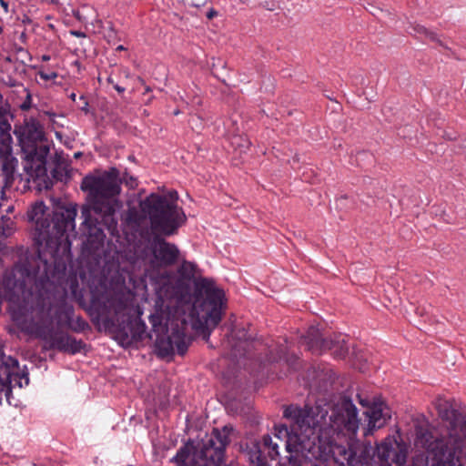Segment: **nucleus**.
Wrapping results in <instances>:
<instances>
[{
	"label": "nucleus",
	"mask_w": 466,
	"mask_h": 466,
	"mask_svg": "<svg viewBox=\"0 0 466 466\" xmlns=\"http://www.w3.org/2000/svg\"><path fill=\"white\" fill-rule=\"evenodd\" d=\"M197 269V264L187 260L178 267V278L167 270L157 274L146 270L137 276L130 268H119L109 288L105 287L101 293L91 289L89 313L93 321L101 323L122 347L129 348L146 337L147 326L141 319L143 311L137 294L146 289L147 278L154 285L157 307L170 309L188 301V282L195 279Z\"/></svg>",
	"instance_id": "1"
},
{
	"label": "nucleus",
	"mask_w": 466,
	"mask_h": 466,
	"mask_svg": "<svg viewBox=\"0 0 466 466\" xmlns=\"http://www.w3.org/2000/svg\"><path fill=\"white\" fill-rule=\"evenodd\" d=\"M64 276H56L55 280L46 282L43 287L31 280L26 265H18L0 283V296L9 302V313L17 326L45 340L46 349L62 352L70 335L46 330L45 324L51 319L50 287L59 283Z\"/></svg>",
	"instance_id": "2"
},
{
	"label": "nucleus",
	"mask_w": 466,
	"mask_h": 466,
	"mask_svg": "<svg viewBox=\"0 0 466 466\" xmlns=\"http://www.w3.org/2000/svg\"><path fill=\"white\" fill-rule=\"evenodd\" d=\"M46 211L47 208L45 203L37 201L28 210L27 218L35 225L34 233L35 243L39 246L46 245L52 257V262L49 263L47 259L42 258L39 252L38 257L33 261L26 260L15 264L11 270L5 271L2 279L7 273L13 272L18 265H26L32 276L31 280L43 287L46 282L55 280L56 276L66 274L67 262L72 258V244L67 232L75 230L77 206L70 203L58 208L54 212L52 229Z\"/></svg>",
	"instance_id": "3"
},
{
	"label": "nucleus",
	"mask_w": 466,
	"mask_h": 466,
	"mask_svg": "<svg viewBox=\"0 0 466 466\" xmlns=\"http://www.w3.org/2000/svg\"><path fill=\"white\" fill-rule=\"evenodd\" d=\"M81 189L87 194L86 203L81 208L83 233L103 242V227L108 230L116 228V212L123 206L119 199L121 179L118 169L111 167L99 176H86Z\"/></svg>",
	"instance_id": "4"
},
{
	"label": "nucleus",
	"mask_w": 466,
	"mask_h": 466,
	"mask_svg": "<svg viewBox=\"0 0 466 466\" xmlns=\"http://www.w3.org/2000/svg\"><path fill=\"white\" fill-rule=\"evenodd\" d=\"M139 208L144 217L148 218L152 232L157 235L152 246L157 265L167 267L175 264L178 258L179 249L160 236L170 237L177 234L186 221L182 208L177 205L176 200L157 193H151L142 199Z\"/></svg>",
	"instance_id": "5"
},
{
	"label": "nucleus",
	"mask_w": 466,
	"mask_h": 466,
	"mask_svg": "<svg viewBox=\"0 0 466 466\" xmlns=\"http://www.w3.org/2000/svg\"><path fill=\"white\" fill-rule=\"evenodd\" d=\"M180 308L166 309L157 307L156 313L149 317L152 332L156 335L155 351L160 358L171 357L177 352L184 355L190 343L187 335V321L179 319Z\"/></svg>",
	"instance_id": "6"
},
{
	"label": "nucleus",
	"mask_w": 466,
	"mask_h": 466,
	"mask_svg": "<svg viewBox=\"0 0 466 466\" xmlns=\"http://www.w3.org/2000/svg\"><path fill=\"white\" fill-rule=\"evenodd\" d=\"M24 154V169L28 179H39L47 175L49 146L44 142L45 133L40 123L31 118L15 131Z\"/></svg>",
	"instance_id": "7"
},
{
	"label": "nucleus",
	"mask_w": 466,
	"mask_h": 466,
	"mask_svg": "<svg viewBox=\"0 0 466 466\" xmlns=\"http://www.w3.org/2000/svg\"><path fill=\"white\" fill-rule=\"evenodd\" d=\"M200 287L205 291V299L200 305L201 312L193 308L190 313L191 327L202 334L208 341L212 330L219 324L227 299L223 289L216 288L214 282L208 279L200 280Z\"/></svg>",
	"instance_id": "8"
},
{
	"label": "nucleus",
	"mask_w": 466,
	"mask_h": 466,
	"mask_svg": "<svg viewBox=\"0 0 466 466\" xmlns=\"http://www.w3.org/2000/svg\"><path fill=\"white\" fill-rule=\"evenodd\" d=\"M434 405L439 416L448 421L449 426L447 437L433 438L443 440L453 450H466V414L461 416L448 400L441 397L434 400Z\"/></svg>",
	"instance_id": "9"
},
{
	"label": "nucleus",
	"mask_w": 466,
	"mask_h": 466,
	"mask_svg": "<svg viewBox=\"0 0 466 466\" xmlns=\"http://www.w3.org/2000/svg\"><path fill=\"white\" fill-rule=\"evenodd\" d=\"M29 383L28 372L21 370L18 360L11 356H6L0 348V404L3 398L10 403L12 389H22Z\"/></svg>",
	"instance_id": "10"
},
{
	"label": "nucleus",
	"mask_w": 466,
	"mask_h": 466,
	"mask_svg": "<svg viewBox=\"0 0 466 466\" xmlns=\"http://www.w3.org/2000/svg\"><path fill=\"white\" fill-rule=\"evenodd\" d=\"M417 442L426 450V461H431V466H456V454L464 450H453L441 439H434L431 432H417Z\"/></svg>",
	"instance_id": "11"
},
{
	"label": "nucleus",
	"mask_w": 466,
	"mask_h": 466,
	"mask_svg": "<svg viewBox=\"0 0 466 466\" xmlns=\"http://www.w3.org/2000/svg\"><path fill=\"white\" fill-rule=\"evenodd\" d=\"M305 340L309 349L316 353L330 350L336 358L341 359L349 352L345 336L339 335L330 339H323L319 329L314 326L309 328Z\"/></svg>",
	"instance_id": "12"
},
{
	"label": "nucleus",
	"mask_w": 466,
	"mask_h": 466,
	"mask_svg": "<svg viewBox=\"0 0 466 466\" xmlns=\"http://www.w3.org/2000/svg\"><path fill=\"white\" fill-rule=\"evenodd\" d=\"M56 315L59 320H65L66 326L75 332L80 333L89 329V324L82 317L74 318V307L67 302L66 293L60 300Z\"/></svg>",
	"instance_id": "13"
},
{
	"label": "nucleus",
	"mask_w": 466,
	"mask_h": 466,
	"mask_svg": "<svg viewBox=\"0 0 466 466\" xmlns=\"http://www.w3.org/2000/svg\"><path fill=\"white\" fill-rule=\"evenodd\" d=\"M366 414L369 421L364 432L365 435L371 434L375 429H380L386 423L387 419L380 406H373Z\"/></svg>",
	"instance_id": "14"
},
{
	"label": "nucleus",
	"mask_w": 466,
	"mask_h": 466,
	"mask_svg": "<svg viewBox=\"0 0 466 466\" xmlns=\"http://www.w3.org/2000/svg\"><path fill=\"white\" fill-rule=\"evenodd\" d=\"M408 30L410 34H412L416 36H425L426 38H429L433 41L437 40V35L428 30L425 26L421 25H411Z\"/></svg>",
	"instance_id": "15"
},
{
	"label": "nucleus",
	"mask_w": 466,
	"mask_h": 466,
	"mask_svg": "<svg viewBox=\"0 0 466 466\" xmlns=\"http://www.w3.org/2000/svg\"><path fill=\"white\" fill-rule=\"evenodd\" d=\"M86 344L81 339H76V338L69 336L68 341L66 344V350L64 352L70 354H76L81 352V350L85 348Z\"/></svg>",
	"instance_id": "16"
},
{
	"label": "nucleus",
	"mask_w": 466,
	"mask_h": 466,
	"mask_svg": "<svg viewBox=\"0 0 466 466\" xmlns=\"http://www.w3.org/2000/svg\"><path fill=\"white\" fill-rule=\"evenodd\" d=\"M12 143L11 135L0 134V156L9 155L12 152Z\"/></svg>",
	"instance_id": "17"
},
{
	"label": "nucleus",
	"mask_w": 466,
	"mask_h": 466,
	"mask_svg": "<svg viewBox=\"0 0 466 466\" xmlns=\"http://www.w3.org/2000/svg\"><path fill=\"white\" fill-rule=\"evenodd\" d=\"M1 157H5L3 163V169L8 174L13 175L15 169L18 164V161L15 157H14L11 153L9 155L0 156Z\"/></svg>",
	"instance_id": "18"
},
{
	"label": "nucleus",
	"mask_w": 466,
	"mask_h": 466,
	"mask_svg": "<svg viewBox=\"0 0 466 466\" xmlns=\"http://www.w3.org/2000/svg\"><path fill=\"white\" fill-rule=\"evenodd\" d=\"M286 352V347L284 345H281L278 349L273 348V346H270L269 350V355L267 357L268 362H275L279 360H281L282 357L285 355Z\"/></svg>",
	"instance_id": "19"
},
{
	"label": "nucleus",
	"mask_w": 466,
	"mask_h": 466,
	"mask_svg": "<svg viewBox=\"0 0 466 466\" xmlns=\"http://www.w3.org/2000/svg\"><path fill=\"white\" fill-rule=\"evenodd\" d=\"M231 145L239 149L240 153L245 152L249 148L250 142L240 136H235L231 139Z\"/></svg>",
	"instance_id": "20"
},
{
	"label": "nucleus",
	"mask_w": 466,
	"mask_h": 466,
	"mask_svg": "<svg viewBox=\"0 0 466 466\" xmlns=\"http://www.w3.org/2000/svg\"><path fill=\"white\" fill-rule=\"evenodd\" d=\"M11 124L8 119L7 113L5 111L0 114V134L11 135Z\"/></svg>",
	"instance_id": "21"
},
{
	"label": "nucleus",
	"mask_w": 466,
	"mask_h": 466,
	"mask_svg": "<svg viewBox=\"0 0 466 466\" xmlns=\"http://www.w3.org/2000/svg\"><path fill=\"white\" fill-rule=\"evenodd\" d=\"M105 38L109 44H115L116 41H120L117 31L112 24H110L106 29Z\"/></svg>",
	"instance_id": "22"
},
{
	"label": "nucleus",
	"mask_w": 466,
	"mask_h": 466,
	"mask_svg": "<svg viewBox=\"0 0 466 466\" xmlns=\"http://www.w3.org/2000/svg\"><path fill=\"white\" fill-rule=\"evenodd\" d=\"M37 75L45 81L55 80L58 76V74L56 71L45 70L43 67L40 68Z\"/></svg>",
	"instance_id": "23"
},
{
	"label": "nucleus",
	"mask_w": 466,
	"mask_h": 466,
	"mask_svg": "<svg viewBox=\"0 0 466 466\" xmlns=\"http://www.w3.org/2000/svg\"><path fill=\"white\" fill-rule=\"evenodd\" d=\"M6 227L3 228L2 235H4L5 238L12 235L14 232V222L11 219H7L6 221Z\"/></svg>",
	"instance_id": "24"
},
{
	"label": "nucleus",
	"mask_w": 466,
	"mask_h": 466,
	"mask_svg": "<svg viewBox=\"0 0 466 466\" xmlns=\"http://www.w3.org/2000/svg\"><path fill=\"white\" fill-rule=\"evenodd\" d=\"M127 219L128 221L135 222V223L139 222L137 211L135 208H128Z\"/></svg>",
	"instance_id": "25"
},
{
	"label": "nucleus",
	"mask_w": 466,
	"mask_h": 466,
	"mask_svg": "<svg viewBox=\"0 0 466 466\" xmlns=\"http://www.w3.org/2000/svg\"><path fill=\"white\" fill-rule=\"evenodd\" d=\"M279 452L278 443H272L268 447V456L270 457L271 460H275L279 456Z\"/></svg>",
	"instance_id": "26"
},
{
	"label": "nucleus",
	"mask_w": 466,
	"mask_h": 466,
	"mask_svg": "<svg viewBox=\"0 0 466 466\" xmlns=\"http://www.w3.org/2000/svg\"><path fill=\"white\" fill-rule=\"evenodd\" d=\"M186 2L194 7H201L206 5L208 0H186Z\"/></svg>",
	"instance_id": "27"
},
{
	"label": "nucleus",
	"mask_w": 466,
	"mask_h": 466,
	"mask_svg": "<svg viewBox=\"0 0 466 466\" xmlns=\"http://www.w3.org/2000/svg\"><path fill=\"white\" fill-rule=\"evenodd\" d=\"M281 466H300V464L296 458L289 456L288 462L281 463Z\"/></svg>",
	"instance_id": "28"
},
{
	"label": "nucleus",
	"mask_w": 466,
	"mask_h": 466,
	"mask_svg": "<svg viewBox=\"0 0 466 466\" xmlns=\"http://www.w3.org/2000/svg\"><path fill=\"white\" fill-rule=\"evenodd\" d=\"M79 99L83 101V105L80 106V109L86 113L88 112L89 104L85 96H80Z\"/></svg>",
	"instance_id": "29"
},
{
	"label": "nucleus",
	"mask_w": 466,
	"mask_h": 466,
	"mask_svg": "<svg viewBox=\"0 0 466 466\" xmlns=\"http://www.w3.org/2000/svg\"><path fill=\"white\" fill-rule=\"evenodd\" d=\"M124 179L127 186H128L130 188L137 187V179L134 177H129L128 178L125 177Z\"/></svg>",
	"instance_id": "30"
},
{
	"label": "nucleus",
	"mask_w": 466,
	"mask_h": 466,
	"mask_svg": "<svg viewBox=\"0 0 466 466\" xmlns=\"http://www.w3.org/2000/svg\"><path fill=\"white\" fill-rule=\"evenodd\" d=\"M262 441H263V445L268 448L273 443L272 438L268 434L263 436Z\"/></svg>",
	"instance_id": "31"
},
{
	"label": "nucleus",
	"mask_w": 466,
	"mask_h": 466,
	"mask_svg": "<svg viewBox=\"0 0 466 466\" xmlns=\"http://www.w3.org/2000/svg\"><path fill=\"white\" fill-rule=\"evenodd\" d=\"M70 34L72 35L79 37V38H84L86 36V33L83 31L72 30V31H70Z\"/></svg>",
	"instance_id": "32"
},
{
	"label": "nucleus",
	"mask_w": 466,
	"mask_h": 466,
	"mask_svg": "<svg viewBox=\"0 0 466 466\" xmlns=\"http://www.w3.org/2000/svg\"><path fill=\"white\" fill-rule=\"evenodd\" d=\"M0 5L3 7V9H4L5 14H8L9 13V5H8V3L6 1H5V0H0Z\"/></svg>",
	"instance_id": "33"
},
{
	"label": "nucleus",
	"mask_w": 466,
	"mask_h": 466,
	"mask_svg": "<svg viewBox=\"0 0 466 466\" xmlns=\"http://www.w3.org/2000/svg\"><path fill=\"white\" fill-rule=\"evenodd\" d=\"M218 15V12L216 10H214L213 8H211L208 13H207V17L208 19H212L213 17H215L216 15Z\"/></svg>",
	"instance_id": "34"
},
{
	"label": "nucleus",
	"mask_w": 466,
	"mask_h": 466,
	"mask_svg": "<svg viewBox=\"0 0 466 466\" xmlns=\"http://www.w3.org/2000/svg\"><path fill=\"white\" fill-rule=\"evenodd\" d=\"M355 366L360 370V371L361 372H365L367 370H368V367L366 364H360V366H357V364H355Z\"/></svg>",
	"instance_id": "35"
},
{
	"label": "nucleus",
	"mask_w": 466,
	"mask_h": 466,
	"mask_svg": "<svg viewBox=\"0 0 466 466\" xmlns=\"http://www.w3.org/2000/svg\"><path fill=\"white\" fill-rule=\"evenodd\" d=\"M114 88L118 92V93H123L125 91V87L123 86H120L119 85L116 84L114 85Z\"/></svg>",
	"instance_id": "36"
},
{
	"label": "nucleus",
	"mask_w": 466,
	"mask_h": 466,
	"mask_svg": "<svg viewBox=\"0 0 466 466\" xmlns=\"http://www.w3.org/2000/svg\"><path fill=\"white\" fill-rule=\"evenodd\" d=\"M58 167H56V168H54V170H53V176H54V177H56V178H57V179L62 180V177H58V176L56 175Z\"/></svg>",
	"instance_id": "37"
},
{
	"label": "nucleus",
	"mask_w": 466,
	"mask_h": 466,
	"mask_svg": "<svg viewBox=\"0 0 466 466\" xmlns=\"http://www.w3.org/2000/svg\"><path fill=\"white\" fill-rule=\"evenodd\" d=\"M50 58H51V57H50V56H49V55H43V56H41V60H42V61H45V62L49 61V60H50Z\"/></svg>",
	"instance_id": "38"
},
{
	"label": "nucleus",
	"mask_w": 466,
	"mask_h": 466,
	"mask_svg": "<svg viewBox=\"0 0 466 466\" xmlns=\"http://www.w3.org/2000/svg\"><path fill=\"white\" fill-rule=\"evenodd\" d=\"M8 85L10 86H16V81L15 79H11L10 78L9 81H8Z\"/></svg>",
	"instance_id": "39"
},
{
	"label": "nucleus",
	"mask_w": 466,
	"mask_h": 466,
	"mask_svg": "<svg viewBox=\"0 0 466 466\" xmlns=\"http://www.w3.org/2000/svg\"><path fill=\"white\" fill-rule=\"evenodd\" d=\"M69 98L73 101V102H76V95L75 93H71L69 95Z\"/></svg>",
	"instance_id": "40"
},
{
	"label": "nucleus",
	"mask_w": 466,
	"mask_h": 466,
	"mask_svg": "<svg viewBox=\"0 0 466 466\" xmlns=\"http://www.w3.org/2000/svg\"><path fill=\"white\" fill-rule=\"evenodd\" d=\"M2 102H3V96L0 94V114L5 112V110L3 109V106H2Z\"/></svg>",
	"instance_id": "41"
},
{
	"label": "nucleus",
	"mask_w": 466,
	"mask_h": 466,
	"mask_svg": "<svg viewBox=\"0 0 466 466\" xmlns=\"http://www.w3.org/2000/svg\"><path fill=\"white\" fill-rule=\"evenodd\" d=\"M116 50H117V51L126 50V47L124 46L120 45V46H116Z\"/></svg>",
	"instance_id": "42"
},
{
	"label": "nucleus",
	"mask_w": 466,
	"mask_h": 466,
	"mask_svg": "<svg viewBox=\"0 0 466 466\" xmlns=\"http://www.w3.org/2000/svg\"><path fill=\"white\" fill-rule=\"evenodd\" d=\"M107 80H108V82H109V83H113V80H112V78H111V77H108V79H107Z\"/></svg>",
	"instance_id": "43"
},
{
	"label": "nucleus",
	"mask_w": 466,
	"mask_h": 466,
	"mask_svg": "<svg viewBox=\"0 0 466 466\" xmlns=\"http://www.w3.org/2000/svg\"><path fill=\"white\" fill-rule=\"evenodd\" d=\"M241 3H246L248 2V0H239Z\"/></svg>",
	"instance_id": "44"
},
{
	"label": "nucleus",
	"mask_w": 466,
	"mask_h": 466,
	"mask_svg": "<svg viewBox=\"0 0 466 466\" xmlns=\"http://www.w3.org/2000/svg\"><path fill=\"white\" fill-rule=\"evenodd\" d=\"M459 466H462L461 464H460Z\"/></svg>",
	"instance_id": "45"
}]
</instances>
